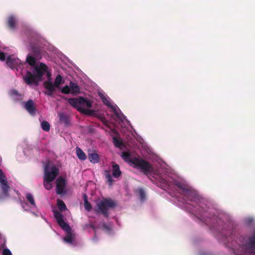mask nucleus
<instances>
[{
	"label": "nucleus",
	"instance_id": "obj_30",
	"mask_svg": "<svg viewBox=\"0 0 255 255\" xmlns=\"http://www.w3.org/2000/svg\"><path fill=\"white\" fill-rule=\"evenodd\" d=\"M41 127L43 130L48 131L50 130V126L48 122L44 121L41 123Z\"/></svg>",
	"mask_w": 255,
	"mask_h": 255
},
{
	"label": "nucleus",
	"instance_id": "obj_37",
	"mask_svg": "<svg viewBox=\"0 0 255 255\" xmlns=\"http://www.w3.org/2000/svg\"><path fill=\"white\" fill-rule=\"evenodd\" d=\"M61 92L65 94H68L69 93H71V90H70V86H68L67 85L64 86L63 87L61 90Z\"/></svg>",
	"mask_w": 255,
	"mask_h": 255
},
{
	"label": "nucleus",
	"instance_id": "obj_10",
	"mask_svg": "<svg viewBox=\"0 0 255 255\" xmlns=\"http://www.w3.org/2000/svg\"><path fill=\"white\" fill-rule=\"evenodd\" d=\"M196 210H194L195 212L201 217L203 222H205L206 224L209 225L210 222L208 220L209 216L208 210L207 209H205L201 205H199L198 207L196 208Z\"/></svg>",
	"mask_w": 255,
	"mask_h": 255
},
{
	"label": "nucleus",
	"instance_id": "obj_7",
	"mask_svg": "<svg viewBox=\"0 0 255 255\" xmlns=\"http://www.w3.org/2000/svg\"><path fill=\"white\" fill-rule=\"evenodd\" d=\"M54 216L58 224L62 229L66 231L69 232L71 230L70 226L64 221V216L61 213L56 210H53Z\"/></svg>",
	"mask_w": 255,
	"mask_h": 255
},
{
	"label": "nucleus",
	"instance_id": "obj_2",
	"mask_svg": "<svg viewBox=\"0 0 255 255\" xmlns=\"http://www.w3.org/2000/svg\"><path fill=\"white\" fill-rule=\"evenodd\" d=\"M48 71L47 66L43 63L40 62L38 65L34 66L33 73L27 71L24 77L25 82L28 85L32 84H37L42 80V78L45 73Z\"/></svg>",
	"mask_w": 255,
	"mask_h": 255
},
{
	"label": "nucleus",
	"instance_id": "obj_52",
	"mask_svg": "<svg viewBox=\"0 0 255 255\" xmlns=\"http://www.w3.org/2000/svg\"><path fill=\"white\" fill-rule=\"evenodd\" d=\"M103 226L105 227V228H107V225L106 224H104L103 225Z\"/></svg>",
	"mask_w": 255,
	"mask_h": 255
},
{
	"label": "nucleus",
	"instance_id": "obj_40",
	"mask_svg": "<svg viewBox=\"0 0 255 255\" xmlns=\"http://www.w3.org/2000/svg\"><path fill=\"white\" fill-rule=\"evenodd\" d=\"M99 118H100L101 121L103 123V124H104L106 126L108 125L109 122L107 121V120L105 118L104 116H101V117H100Z\"/></svg>",
	"mask_w": 255,
	"mask_h": 255
},
{
	"label": "nucleus",
	"instance_id": "obj_26",
	"mask_svg": "<svg viewBox=\"0 0 255 255\" xmlns=\"http://www.w3.org/2000/svg\"><path fill=\"white\" fill-rule=\"evenodd\" d=\"M57 205L58 209L60 211H64L67 210L66 206L62 200L60 199H57Z\"/></svg>",
	"mask_w": 255,
	"mask_h": 255
},
{
	"label": "nucleus",
	"instance_id": "obj_21",
	"mask_svg": "<svg viewBox=\"0 0 255 255\" xmlns=\"http://www.w3.org/2000/svg\"><path fill=\"white\" fill-rule=\"evenodd\" d=\"M122 157L125 161L128 162L130 166L133 157H131V154L129 152L124 151L122 153Z\"/></svg>",
	"mask_w": 255,
	"mask_h": 255
},
{
	"label": "nucleus",
	"instance_id": "obj_12",
	"mask_svg": "<svg viewBox=\"0 0 255 255\" xmlns=\"http://www.w3.org/2000/svg\"><path fill=\"white\" fill-rule=\"evenodd\" d=\"M31 50L32 54L38 60L42 58L44 50L43 48L39 44H32L31 45Z\"/></svg>",
	"mask_w": 255,
	"mask_h": 255
},
{
	"label": "nucleus",
	"instance_id": "obj_44",
	"mask_svg": "<svg viewBox=\"0 0 255 255\" xmlns=\"http://www.w3.org/2000/svg\"><path fill=\"white\" fill-rule=\"evenodd\" d=\"M83 199H84V202H85V201H88V197L86 194H84V195H83Z\"/></svg>",
	"mask_w": 255,
	"mask_h": 255
},
{
	"label": "nucleus",
	"instance_id": "obj_14",
	"mask_svg": "<svg viewBox=\"0 0 255 255\" xmlns=\"http://www.w3.org/2000/svg\"><path fill=\"white\" fill-rule=\"evenodd\" d=\"M0 189L2 196L3 198H8L10 196L9 191L10 190V187L7 182H4L0 184Z\"/></svg>",
	"mask_w": 255,
	"mask_h": 255
},
{
	"label": "nucleus",
	"instance_id": "obj_49",
	"mask_svg": "<svg viewBox=\"0 0 255 255\" xmlns=\"http://www.w3.org/2000/svg\"><path fill=\"white\" fill-rule=\"evenodd\" d=\"M213 227H214V228L215 227V228H217V229H218V227H217V226H216V225H214V226H213Z\"/></svg>",
	"mask_w": 255,
	"mask_h": 255
},
{
	"label": "nucleus",
	"instance_id": "obj_43",
	"mask_svg": "<svg viewBox=\"0 0 255 255\" xmlns=\"http://www.w3.org/2000/svg\"><path fill=\"white\" fill-rule=\"evenodd\" d=\"M55 91H48V92L46 93L48 95L50 96H52V95H53V93Z\"/></svg>",
	"mask_w": 255,
	"mask_h": 255
},
{
	"label": "nucleus",
	"instance_id": "obj_9",
	"mask_svg": "<svg viewBox=\"0 0 255 255\" xmlns=\"http://www.w3.org/2000/svg\"><path fill=\"white\" fill-rule=\"evenodd\" d=\"M56 193L62 195L65 193L66 180L61 176L59 177L56 181Z\"/></svg>",
	"mask_w": 255,
	"mask_h": 255
},
{
	"label": "nucleus",
	"instance_id": "obj_42",
	"mask_svg": "<svg viewBox=\"0 0 255 255\" xmlns=\"http://www.w3.org/2000/svg\"><path fill=\"white\" fill-rule=\"evenodd\" d=\"M5 59V54L3 52H0V60L1 61H4Z\"/></svg>",
	"mask_w": 255,
	"mask_h": 255
},
{
	"label": "nucleus",
	"instance_id": "obj_32",
	"mask_svg": "<svg viewBox=\"0 0 255 255\" xmlns=\"http://www.w3.org/2000/svg\"><path fill=\"white\" fill-rule=\"evenodd\" d=\"M101 98L104 105H106L110 108H113V106L112 105L110 101L105 96H104V95H102L101 96Z\"/></svg>",
	"mask_w": 255,
	"mask_h": 255
},
{
	"label": "nucleus",
	"instance_id": "obj_20",
	"mask_svg": "<svg viewBox=\"0 0 255 255\" xmlns=\"http://www.w3.org/2000/svg\"><path fill=\"white\" fill-rule=\"evenodd\" d=\"M70 87L71 93L72 94H79L80 92V89L79 86L75 83L73 82H70Z\"/></svg>",
	"mask_w": 255,
	"mask_h": 255
},
{
	"label": "nucleus",
	"instance_id": "obj_24",
	"mask_svg": "<svg viewBox=\"0 0 255 255\" xmlns=\"http://www.w3.org/2000/svg\"><path fill=\"white\" fill-rule=\"evenodd\" d=\"M44 87L47 91H55V87L54 84L50 81H47L44 83Z\"/></svg>",
	"mask_w": 255,
	"mask_h": 255
},
{
	"label": "nucleus",
	"instance_id": "obj_8",
	"mask_svg": "<svg viewBox=\"0 0 255 255\" xmlns=\"http://www.w3.org/2000/svg\"><path fill=\"white\" fill-rule=\"evenodd\" d=\"M68 103L73 107L85 114L90 115L92 114L93 111L89 109H83L80 107L81 100L80 97L77 98H69L68 99Z\"/></svg>",
	"mask_w": 255,
	"mask_h": 255
},
{
	"label": "nucleus",
	"instance_id": "obj_39",
	"mask_svg": "<svg viewBox=\"0 0 255 255\" xmlns=\"http://www.w3.org/2000/svg\"><path fill=\"white\" fill-rule=\"evenodd\" d=\"M139 194L141 200H143L145 198L144 191L142 189H139L138 190Z\"/></svg>",
	"mask_w": 255,
	"mask_h": 255
},
{
	"label": "nucleus",
	"instance_id": "obj_31",
	"mask_svg": "<svg viewBox=\"0 0 255 255\" xmlns=\"http://www.w3.org/2000/svg\"><path fill=\"white\" fill-rule=\"evenodd\" d=\"M10 96L14 97L16 100L21 99V95L16 90H12L10 93Z\"/></svg>",
	"mask_w": 255,
	"mask_h": 255
},
{
	"label": "nucleus",
	"instance_id": "obj_6",
	"mask_svg": "<svg viewBox=\"0 0 255 255\" xmlns=\"http://www.w3.org/2000/svg\"><path fill=\"white\" fill-rule=\"evenodd\" d=\"M59 173V168L56 165L48 162L44 166V179L45 181H53Z\"/></svg>",
	"mask_w": 255,
	"mask_h": 255
},
{
	"label": "nucleus",
	"instance_id": "obj_23",
	"mask_svg": "<svg viewBox=\"0 0 255 255\" xmlns=\"http://www.w3.org/2000/svg\"><path fill=\"white\" fill-rule=\"evenodd\" d=\"M112 112L116 115V116L120 120H122L123 117V114L121 113V110L117 107V106H113V108H111Z\"/></svg>",
	"mask_w": 255,
	"mask_h": 255
},
{
	"label": "nucleus",
	"instance_id": "obj_48",
	"mask_svg": "<svg viewBox=\"0 0 255 255\" xmlns=\"http://www.w3.org/2000/svg\"><path fill=\"white\" fill-rule=\"evenodd\" d=\"M90 227H91L92 228H93V229H94V228H95V227H94V225H90Z\"/></svg>",
	"mask_w": 255,
	"mask_h": 255
},
{
	"label": "nucleus",
	"instance_id": "obj_18",
	"mask_svg": "<svg viewBox=\"0 0 255 255\" xmlns=\"http://www.w3.org/2000/svg\"><path fill=\"white\" fill-rule=\"evenodd\" d=\"M59 120L60 122L64 124L65 126H68L70 124L69 119L68 116L63 113H59L58 114Z\"/></svg>",
	"mask_w": 255,
	"mask_h": 255
},
{
	"label": "nucleus",
	"instance_id": "obj_11",
	"mask_svg": "<svg viewBox=\"0 0 255 255\" xmlns=\"http://www.w3.org/2000/svg\"><path fill=\"white\" fill-rule=\"evenodd\" d=\"M6 64L11 68L16 69L17 70L18 68H21L23 66V64L21 63L19 59L13 58L11 56L7 57Z\"/></svg>",
	"mask_w": 255,
	"mask_h": 255
},
{
	"label": "nucleus",
	"instance_id": "obj_38",
	"mask_svg": "<svg viewBox=\"0 0 255 255\" xmlns=\"http://www.w3.org/2000/svg\"><path fill=\"white\" fill-rule=\"evenodd\" d=\"M84 203L85 209L88 211H91V210L92 209V206L91 204L89 202V201H85V202H84Z\"/></svg>",
	"mask_w": 255,
	"mask_h": 255
},
{
	"label": "nucleus",
	"instance_id": "obj_36",
	"mask_svg": "<svg viewBox=\"0 0 255 255\" xmlns=\"http://www.w3.org/2000/svg\"><path fill=\"white\" fill-rule=\"evenodd\" d=\"M52 181H45L44 179V181H43V185L44 186V188L47 189V190H50L52 187V184L51 183Z\"/></svg>",
	"mask_w": 255,
	"mask_h": 255
},
{
	"label": "nucleus",
	"instance_id": "obj_45",
	"mask_svg": "<svg viewBox=\"0 0 255 255\" xmlns=\"http://www.w3.org/2000/svg\"><path fill=\"white\" fill-rule=\"evenodd\" d=\"M217 220V218L216 217H213V218H212V219H211V222H212L214 220Z\"/></svg>",
	"mask_w": 255,
	"mask_h": 255
},
{
	"label": "nucleus",
	"instance_id": "obj_47",
	"mask_svg": "<svg viewBox=\"0 0 255 255\" xmlns=\"http://www.w3.org/2000/svg\"><path fill=\"white\" fill-rule=\"evenodd\" d=\"M5 246V243H4L2 245L1 247H2V248H4Z\"/></svg>",
	"mask_w": 255,
	"mask_h": 255
},
{
	"label": "nucleus",
	"instance_id": "obj_28",
	"mask_svg": "<svg viewBox=\"0 0 255 255\" xmlns=\"http://www.w3.org/2000/svg\"><path fill=\"white\" fill-rule=\"evenodd\" d=\"M105 175L107 180V181L109 183L110 186H112L113 185L114 180L112 178V175L110 173L109 170H105Z\"/></svg>",
	"mask_w": 255,
	"mask_h": 255
},
{
	"label": "nucleus",
	"instance_id": "obj_5",
	"mask_svg": "<svg viewBox=\"0 0 255 255\" xmlns=\"http://www.w3.org/2000/svg\"><path fill=\"white\" fill-rule=\"evenodd\" d=\"M131 166L134 168L140 169L144 174H147L151 171L153 168L152 165L146 160L138 157H133Z\"/></svg>",
	"mask_w": 255,
	"mask_h": 255
},
{
	"label": "nucleus",
	"instance_id": "obj_33",
	"mask_svg": "<svg viewBox=\"0 0 255 255\" xmlns=\"http://www.w3.org/2000/svg\"><path fill=\"white\" fill-rule=\"evenodd\" d=\"M64 240L65 242L72 244L73 241V238L72 234L70 232H68L67 235L64 238Z\"/></svg>",
	"mask_w": 255,
	"mask_h": 255
},
{
	"label": "nucleus",
	"instance_id": "obj_4",
	"mask_svg": "<svg viewBox=\"0 0 255 255\" xmlns=\"http://www.w3.org/2000/svg\"><path fill=\"white\" fill-rule=\"evenodd\" d=\"M97 209H96L97 213H102L106 218H108L109 214L108 210L114 208L116 206V202L110 198H104L97 202Z\"/></svg>",
	"mask_w": 255,
	"mask_h": 255
},
{
	"label": "nucleus",
	"instance_id": "obj_3",
	"mask_svg": "<svg viewBox=\"0 0 255 255\" xmlns=\"http://www.w3.org/2000/svg\"><path fill=\"white\" fill-rule=\"evenodd\" d=\"M175 186L177 188V190L178 192L183 196L184 200L193 201L198 199L195 191L188 185L182 182H176Z\"/></svg>",
	"mask_w": 255,
	"mask_h": 255
},
{
	"label": "nucleus",
	"instance_id": "obj_29",
	"mask_svg": "<svg viewBox=\"0 0 255 255\" xmlns=\"http://www.w3.org/2000/svg\"><path fill=\"white\" fill-rule=\"evenodd\" d=\"M62 83V77L61 75L59 74L56 77L54 84L55 87L58 88L59 86Z\"/></svg>",
	"mask_w": 255,
	"mask_h": 255
},
{
	"label": "nucleus",
	"instance_id": "obj_46",
	"mask_svg": "<svg viewBox=\"0 0 255 255\" xmlns=\"http://www.w3.org/2000/svg\"><path fill=\"white\" fill-rule=\"evenodd\" d=\"M252 219H249L248 220V223H250L252 222Z\"/></svg>",
	"mask_w": 255,
	"mask_h": 255
},
{
	"label": "nucleus",
	"instance_id": "obj_34",
	"mask_svg": "<svg viewBox=\"0 0 255 255\" xmlns=\"http://www.w3.org/2000/svg\"><path fill=\"white\" fill-rule=\"evenodd\" d=\"M113 139V143L115 146L117 147H120L121 145L123 144L122 141L120 139H119L116 137H114Z\"/></svg>",
	"mask_w": 255,
	"mask_h": 255
},
{
	"label": "nucleus",
	"instance_id": "obj_50",
	"mask_svg": "<svg viewBox=\"0 0 255 255\" xmlns=\"http://www.w3.org/2000/svg\"><path fill=\"white\" fill-rule=\"evenodd\" d=\"M3 198H3V197H2V194H1V195H0V200L1 199H3Z\"/></svg>",
	"mask_w": 255,
	"mask_h": 255
},
{
	"label": "nucleus",
	"instance_id": "obj_22",
	"mask_svg": "<svg viewBox=\"0 0 255 255\" xmlns=\"http://www.w3.org/2000/svg\"><path fill=\"white\" fill-rule=\"evenodd\" d=\"M88 158L90 161L93 163H97L99 161V156L96 152H92L88 154Z\"/></svg>",
	"mask_w": 255,
	"mask_h": 255
},
{
	"label": "nucleus",
	"instance_id": "obj_1",
	"mask_svg": "<svg viewBox=\"0 0 255 255\" xmlns=\"http://www.w3.org/2000/svg\"><path fill=\"white\" fill-rule=\"evenodd\" d=\"M234 249L240 250L242 253L253 255L255 254V231L249 237L240 236L237 240L232 242Z\"/></svg>",
	"mask_w": 255,
	"mask_h": 255
},
{
	"label": "nucleus",
	"instance_id": "obj_35",
	"mask_svg": "<svg viewBox=\"0 0 255 255\" xmlns=\"http://www.w3.org/2000/svg\"><path fill=\"white\" fill-rule=\"evenodd\" d=\"M7 182V181L6 179L5 174L3 173L2 170L0 169V184Z\"/></svg>",
	"mask_w": 255,
	"mask_h": 255
},
{
	"label": "nucleus",
	"instance_id": "obj_19",
	"mask_svg": "<svg viewBox=\"0 0 255 255\" xmlns=\"http://www.w3.org/2000/svg\"><path fill=\"white\" fill-rule=\"evenodd\" d=\"M36 60H38L32 54H28L26 57V62L31 66H35Z\"/></svg>",
	"mask_w": 255,
	"mask_h": 255
},
{
	"label": "nucleus",
	"instance_id": "obj_25",
	"mask_svg": "<svg viewBox=\"0 0 255 255\" xmlns=\"http://www.w3.org/2000/svg\"><path fill=\"white\" fill-rule=\"evenodd\" d=\"M76 152L78 157L82 160H85L87 158V156L83 151L79 147L76 148Z\"/></svg>",
	"mask_w": 255,
	"mask_h": 255
},
{
	"label": "nucleus",
	"instance_id": "obj_41",
	"mask_svg": "<svg viewBox=\"0 0 255 255\" xmlns=\"http://www.w3.org/2000/svg\"><path fill=\"white\" fill-rule=\"evenodd\" d=\"M2 255H12L10 251L8 249H4L2 251Z\"/></svg>",
	"mask_w": 255,
	"mask_h": 255
},
{
	"label": "nucleus",
	"instance_id": "obj_51",
	"mask_svg": "<svg viewBox=\"0 0 255 255\" xmlns=\"http://www.w3.org/2000/svg\"><path fill=\"white\" fill-rule=\"evenodd\" d=\"M47 75L48 77H50L51 76V74H50V73H48Z\"/></svg>",
	"mask_w": 255,
	"mask_h": 255
},
{
	"label": "nucleus",
	"instance_id": "obj_15",
	"mask_svg": "<svg viewBox=\"0 0 255 255\" xmlns=\"http://www.w3.org/2000/svg\"><path fill=\"white\" fill-rule=\"evenodd\" d=\"M112 175L116 178H119L122 175V172L120 170L119 165L116 162H113L112 165Z\"/></svg>",
	"mask_w": 255,
	"mask_h": 255
},
{
	"label": "nucleus",
	"instance_id": "obj_16",
	"mask_svg": "<svg viewBox=\"0 0 255 255\" xmlns=\"http://www.w3.org/2000/svg\"><path fill=\"white\" fill-rule=\"evenodd\" d=\"M16 23V19L13 15H10L8 17L7 22L8 27L10 29H14L15 28Z\"/></svg>",
	"mask_w": 255,
	"mask_h": 255
},
{
	"label": "nucleus",
	"instance_id": "obj_17",
	"mask_svg": "<svg viewBox=\"0 0 255 255\" xmlns=\"http://www.w3.org/2000/svg\"><path fill=\"white\" fill-rule=\"evenodd\" d=\"M80 99L81 100L80 103V107H87V108H91L92 107V103L93 102L88 99V98H85L83 97H80Z\"/></svg>",
	"mask_w": 255,
	"mask_h": 255
},
{
	"label": "nucleus",
	"instance_id": "obj_27",
	"mask_svg": "<svg viewBox=\"0 0 255 255\" xmlns=\"http://www.w3.org/2000/svg\"><path fill=\"white\" fill-rule=\"evenodd\" d=\"M26 198L27 200L29 202V203L30 204V205L33 207H36V204L34 201V199L33 198V196L31 193H27L26 194Z\"/></svg>",
	"mask_w": 255,
	"mask_h": 255
},
{
	"label": "nucleus",
	"instance_id": "obj_13",
	"mask_svg": "<svg viewBox=\"0 0 255 255\" xmlns=\"http://www.w3.org/2000/svg\"><path fill=\"white\" fill-rule=\"evenodd\" d=\"M24 108L31 115H34L36 113V107L33 101L29 99L24 104Z\"/></svg>",
	"mask_w": 255,
	"mask_h": 255
}]
</instances>
